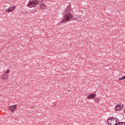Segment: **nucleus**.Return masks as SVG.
I'll use <instances>...</instances> for the list:
<instances>
[{"label": "nucleus", "mask_w": 125, "mask_h": 125, "mask_svg": "<svg viewBox=\"0 0 125 125\" xmlns=\"http://www.w3.org/2000/svg\"><path fill=\"white\" fill-rule=\"evenodd\" d=\"M122 80H125V79L122 77H119L118 78L119 81H121Z\"/></svg>", "instance_id": "obj_11"}, {"label": "nucleus", "mask_w": 125, "mask_h": 125, "mask_svg": "<svg viewBox=\"0 0 125 125\" xmlns=\"http://www.w3.org/2000/svg\"><path fill=\"white\" fill-rule=\"evenodd\" d=\"M122 77H123V78H124V79L125 80V76H122Z\"/></svg>", "instance_id": "obj_14"}, {"label": "nucleus", "mask_w": 125, "mask_h": 125, "mask_svg": "<svg viewBox=\"0 0 125 125\" xmlns=\"http://www.w3.org/2000/svg\"><path fill=\"white\" fill-rule=\"evenodd\" d=\"M118 125H125V122H120L118 123Z\"/></svg>", "instance_id": "obj_12"}, {"label": "nucleus", "mask_w": 125, "mask_h": 125, "mask_svg": "<svg viewBox=\"0 0 125 125\" xmlns=\"http://www.w3.org/2000/svg\"><path fill=\"white\" fill-rule=\"evenodd\" d=\"M38 4H39L38 1H31L28 4V6L30 8H32L33 7H36V6H37Z\"/></svg>", "instance_id": "obj_5"}, {"label": "nucleus", "mask_w": 125, "mask_h": 125, "mask_svg": "<svg viewBox=\"0 0 125 125\" xmlns=\"http://www.w3.org/2000/svg\"><path fill=\"white\" fill-rule=\"evenodd\" d=\"M124 108V105L121 103L115 106V110L116 111H120Z\"/></svg>", "instance_id": "obj_3"}, {"label": "nucleus", "mask_w": 125, "mask_h": 125, "mask_svg": "<svg viewBox=\"0 0 125 125\" xmlns=\"http://www.w3.org/2000/svg\"><path fill=\"white\" fill-rule=\"evenodd\" d=\"M16 9V6H13L8 9H7L5 11V12L7 13H9L10 12H12L15 9Z\"/></svg>", "instance_id": "obj_7"}, {"label": "nucleus", "mask_w": 125, "mask_h": 125, "mask_svg": "<svg viewBox=\"0 0 125 125\" xmlns=\"http://www.w3.org/2000/svg\"><path fill=\"white\" fill-rule=\"evenodd\" d=\"M10 70L9 69L6 70V74H9Z\"/></svg>", "instance_id": "obj_13"}, {"label": "nucleus", "mask_w": 125, "mask_h": 125, "mask_svg": "<svg viewBox=\"0 0 125 125\" xmlns=\"http://www.w3.org/2000/svg\"><path fill=\"white\" fill-rule=\"evenodd\" d=\"M40 8L42 10H44L46 8V5L44 3H42L40 4Z\"/></svg>", "instance_id": "obj_9"}, {"label": "nucleus", "mask_w": 125, "mask_h": 125, "mask_svg": "<svg viewBox=\"0 0 125 125\" xmlns=\"http://www.w3.org/2000/svg\"><path fill=\"white\" fill-rule=\"evenodd\" d=\"M94 101H95L96 103H99V98H96L94 99Z\"/></svg>", "instance_id": "obj_10"}, {"label": "nucleus", "mask_w": 125, "mask_h": 125, "mask_svg": "<svg viewBox=\"0 0 125 125\" xmlns=\"http://www.w3.org/2000/svg\"><path fill=\"white\" fill-rule=\"evenodd\" d=\"M17 104H13L9 106L8 109L10 110L11 112L14 113L15 112L16 110L17 109Z\"/></svg>", "instance_id": "obj_4"}, {"label": "nucleus", "mask_w": 125, "mask_h": 125, "mask_svg": "<svg viewBox=\"0 0 125 125\" xmlns=\"http://www.w3.org/2000/svg\"><path fill=\"white\" fill-rule=\"evenodd\" d=\"M96 97V94L95 93H90L89 95L87 97V99L89 100H93Z\"/></svg>", "instance_id": "obj_6"}, {"label": "nucleus", "mask_w": 125, "mask_h": 125, "mask_svg": "<svg viewBox=\"0 0 125 125\" xmlns=\"http://www.w3.org/2000/svg\"><path fill=\"white\" fill-rule=\"evenodd\" d=\"M72 12H73V9L70 6H68L67 7L64 14H63L62 19L60 20V22L61 23H66L73 19L74 16L73 14L71 13Z\"/></svg>", "instance_id": "obj_1"}, {"label": "nucleus", "mask_w": 125, "mask_h": 125, "mask_svg": "<svg viewBox=\"0 0 125 125\" xmlns=\"http://www.w3.org/2000/svg\"><path fill=\"white\" fill-rule=\"evenodd\" d=\"M107 123V125H118V120L116 117H109Z\"/></svg>", "instance_id": "obj_2"}, {"label": "nucleus", "mask_w": 125, "mask_h": 125, "mask_svg": "<svg viewBox=\"0 0 125 125\" xmlns=\"http://www.w3.org/2000/svg\"><path fill=\"white\" fill-rule=\"evenodd\" d=\"M8 76L7 74H4L0 76V79L1 80L3 81H6V80H8Z\"/></svg>", "instance_id": "obj_8"}]
</instances>
